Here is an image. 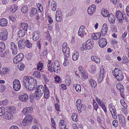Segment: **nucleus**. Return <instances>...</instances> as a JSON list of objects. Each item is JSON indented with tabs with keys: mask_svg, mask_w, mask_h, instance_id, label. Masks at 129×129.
<instances>
[{
	"mask_svg": "<svg viewBox=\"0 0 129 129\" xmlns=\"http://www.w3.org/2000/svg\"><path fill=\"white\" fill-rule=\"evenodd\" d=\"M28 8L27 6H24L21 8V11L22 13H25L28 12Z\"/></svg>",
	"mask_w": 129,
	"mask_h": 129,
	"instance_id": "39",
	"label": "nucleus"
},
{
	"mask_svg": "<svg viewBox=\"0 0 129 129\" xmlns=\"http://www.w3.org/2000/svg\"><path fill=\"white\" fill-rule=\"evenodd\" d=\"M53 66H60L59 62L57 60H55L54 62Z\"/></svg>",
	"mask_w": 129,
	"mask_h": 129,
	"instance_id": "63",
	"label": "nucleus"
},
{
	"mask_svg": "<svg viewBox=\"0 0 129 129\" xmlns=\"http://www.w3.org/2000/svg\"><path fill=\"white\" fill-rule=\"evenodd\" d=\"M79 54L78 52H76L74 53L72 55V59L73 60H77L78 58Z\"/></svg>",
	"mask_w": 129,
	"mask_h": 129,
	"instance_id": "40",
	"label": "nucleus"
},
{
	"mask_svg": "<svg viewBox=\"0 0 129 129\" xmlns=\"http://www.w3.org/2000/svg\"><path fill=\"white\" fill-rule=\"evenodd\" d=\"M115 17L118 20L119 23L120 24H123L124 18L123 13L120 11H118L116 13Z\"/></svg>",
	"mask_w": 129,
	"mask_h": 129,
	"instance_id": "7",
	"label": "nucleus"
},
{
	"mask_svg": "<svg viewBox=\"0 0 129 129\" xmlns=\"http://www.w3.org/2000/svg\"><path fill=\"white\" fill-rule=\"evenodd\" d=\"M5 44L4 42H0V52L3 51L5 49Z\"/></svg>",
	"mask_w": 129,
	"mask_h": 129,
	"instance_id": "33",
	"label": "nucleus"
},
{
	"mask_svg": "<svg viewBox=\"0 0 129 129\" xmlns=\"http://www.w3.org/2000/svg\"><path fill=\"white\" fill-rule=\"evenodd\" d=\"M60 69V66H53V72H56L57 73H59Z\"/></svg>",
	"mask_w": 129,
	"mask_h": 129,
	"instance_id": "36",
	"label": "nucleus"
},
{
	"mask_svg": "<svg viewBox=\"0 0 129 129\" xmlns=\"http://www.w3.org/2000/svg\"><path fill=\"white\" fill-rule=\"evenodd\" d=\"M76 107L79 113L81 112L83 110H85L86 109V106L84 104H82L81 100L78 99L76 102Z\"/></svg>",
	"mask_w": 129,
	"mask_h": 129,
	"instance_id": "4",
	"label": "nucleus"
},
{
	"mask_svg": "<svg viewBox=\"0 0 129 129\" xmlns=\"http://www.w3.org/2000/svg\"><path fill=\"white\" fill-rule=\"evenodd\" d=\"M13 86L15 90L16 91L19 90L21 88V84L19 81L17 79L14 80L13 83Z\"/></svg>",
	"mask_w": 129,
	"mask_h": 129,
	"instance_id": "11",
	"label": "nucleus"
},
{
	"mask_svg": "<svg viewBox=\"0 0 129 129\" xmlns=\"http://www.w3.org/2000/svg\"><path fill=\"white\" fill-rule=\"evenodd\" d=\"M18 67L20 70L23 71L25 68V65L23 63H20L18 65Z\"/></svg>",
	"mask_w": 129,
	"mask_h": 129,
	"instance_id": "45",
	"label": "nucleus"
},
{
	"mask_svg": "<svg viewBox=\"0 0 129 129\" xmlns=\"http://www.w3.org/2000/svg\"><path fill=\"white\" fill-rule=\"evenodd\" d=\"M62 16H56V20L57 21L59 22H60L62 20Z\"/></svg>",
	"mask_w": 129,
	"mask_h": 129,
	"instance_id": "51",
	"label": "nucleus"
},
{
	"mask_svg": "<svg viewBox=\"0 0 129 129\" xmlns=\"http://www.w3.org/2000/svg\"><path fill=\"white\" fill-rule=\"evenodd\" d=\"M8 24L7 20L4 18L1 19L0 20V25L1 26H7Z\"/></svg>",
	"mask_w": 129,
	"mask_h": 129,
	"instance_id": "26",
	"label": "nucleus"
},
{
	"mask_svg": "<svg viewBox=\"0 0 129 129\" xmlns=\"http://www.w3.org/2000/svg\"><path fill=\"white\" fill-rule=\"evenodd\" d=\"M9 103V101L8 100H6L2 101L0 102V104L3 105H7Z\"/></svg>",
	"mask_w": 129,
	"mask_h": 129,
	"instance_id": "49",
	"label": "nucleus"
},
{
	"mask_svg": "<svg viewBox=\"0 0 129 129\" xmlns=\"http://www.w3.org/2000/svg\"><path fill=\"white\" fill-rule=\"evenodd\" d=\"M120 102L121 105L124 107V108H126L127 107V106L123 100H121Z\"/></svg>",
	"mask_w": 129,
	"mask_h": 129,
	"instance_id": "53",
	"label": "nucleus"
},
{
	"mask_svg": "<svg viewBox=\"0 0 129 129\" xmlns=\"http://www.w3.org/2000/svg\"><path fill=\"white\" fill-rule=\"evenodd\" d=\"M78 70L81 74H84L85 73V71L82 66H79L78 68Z\"/></svg>",
	"mask_w": 129,
	"mask_h": 129,
	"instance_id": "54",
	"label": "nucleus"
},
{
	"mask_svg": "<svg viewBox=\"0 0 129 129\" xmlns=\"http://www.w3.org/2000/svg\"><path fill=\"white\" fill-rule=\"evenodd\" d=\"M75 89L77 91L79 92H80L81 91V88L80 85L79 84H76Z\"/></svg>",
	"mask_w": 129,
	"mask_h": 129,
	"instance_id": "50",
	"label": "nucleus"
},
{
	"mask_svg": "<svg viewBox=\"0 0 129 129\" xmlns=\"http://www.w3.org/2000/svg\"><path fill=\"white\" fill-rule=\"evenodd\" d=\"M109 21L113 24L115 23V18L114 15L112 13H110L109 14Z\"/></svg>",
	"mask_w": 129,
	"mask_h": 129,
	"instance_id": "23",
	"label": "nucleus"
},
{
	"mask_svg": "<svg viewBox=\"0 0 129 129\" xmlns=\"http://www.w3.org/2000/svg\"><path fill=\"white\" fill-rule=\"evenodd\" d=\"M93 107L94 109L97 111L98 108V105L96 102L93 103Z\"/></svg>",
	"mask_w": 129,
	"mask_h": 129,
	"instance_id": "59",
	"label": "nucleus"
},
{
	"mask_svg": "<svg viewBox=\"0 0 129 129\" xmlns=\"http://www.w3.org/2000/svg\"><path fill=\"white\" fill-rule=\"evenodd\" d=\"M23 83L26 89L29 91H32L37 85L36 80L29 76H25L24 77Z\"/></svg>",
	"mask_w": 129,
	"mask_h": 129,
	"instance_id": "1",
	"label": "nucleus"
},
{
	"mask_svg": "<svg viewBox=\"0 0 129 129\" xmlns=\"http://www.w3.org/2000/svg\"><path fill=\"white\" fill-rule=\"evenodd\" d=\"M49 5L51 4V7L52 10L54 11L56 9V4L54 1H52L51 2L50 0L48 1Z\"/></svg>",
	"mask_w": 129,
	"mask_h": 129,
	"instance_id": "21",
	"label": "nucleus"
},
{
	"mask_svg": "<svg viewBox=\"0 0 129 129\" xmlns=\"http://www.w3.org/2000/svg\"><path fill=\"white\" fill-rule=\"evenodd\" d=\"M25 44L26 47L28 48H30L32 47V44L30 43L28 40L25 41Z\"/></svg>",
	"mask_w": 129,
	"mask_h": 129,
	"instance_id": "44",
	"label": "nucleus"
},
{
	"mask_svg": "<svg viewBox=\"0 0 129 129\" xmlns=\"http://www.w3.org/2000/svg\"><path fill=\"white\" fill-rule=\"evenodd\" d=\"M25 42L23 40H20L18 42V48L20 49H23L24 47Z\"/></svg>",
	"mask_w": 129,
	"mask_h": 129,
	"instance_id": "24",
	"label": "nucleus"
},
{
	"mask_svg": "<svg viewBox=\"0 0 129 129\" xmlns=\"http://www.w3.org/2000/svg\"><path fill=\"white\" fill-rule=\"evenodd\" d=\"M78 115L76 113H74L73 114L72 116V119L73 120L75 121H77L78 120L77 117Z\"/></svg>",
	"mask_w": 129,
	"mask_h": 129,
	"instance_id": "41",
	"label": "nucleus"
},
{
	"mask_svg": "<svg viewBox=\"0 0 129 129\" xmlns=\"http://www.w3.org/2000/svg\"><path fill=\"white\" fill-rule=\"evenodd\" d=\"M48 53L47 50V49H45L41 54V55L44 56H45Z\"/></svg>",
	"mask_w": 129,
	"mask_h": 129,
	"instance_id": "57",
	"label": "nucleus"
},
{
	"mask_svg": "<svg viewBox=\"0 0 129 129\" xmlns=\"http://www.w3.org/2000/svg\"><path fill=\"white\" fill-rule=\"evenodd\" d=\"M106 71L104 70V67L103 66H101L100 68L99 77L98 79V80L100 82L103 80L104 75Z\"/></svg>",
	"mask_w": 129,
	"mask_h": 129,
	"instance_id": "12",
	"label": "nucleus"
},
{
	"mask_svg": "<svg viewBox=\"0 0 129 129\" xmlns=\"http://www.w3.org/2000/svg\"><path fill=\"white\" fill-rule=\"evenodd\" d=\"M33 119L32 116L30 114H28L23 119L22 122V124H23L24 126H26L31 122Z\"/></svg>",
	"mask_w": 129,
	"mask_h": 129,
	"instance_id": "9",
	"label": "nucleus"
},
{
	"mask_svg": "<svg viewBox=\"0 0 129 129\" xmlns=\"http://www.w3.org/2000/svg\"><path fill=\"white\" fill-rule=\"evenodd\" d=\"M118 116L119 118V121L121 125L123 126L125 125L126 124L125 118L122 114H118Z\"/></svg>",
	"mask_w": 129,
	"mask_h": 129,
	"instance_id": "18",
	"label": "nucleus"
},
{
	"mask_svg": "<svg viewBox=\"0 0 129 129\" xmlns=\"http://www.w3.org/2000/svg\"><path fill=\"white\" fill-rule=\"evenodd\" d=\"M6 89V87L4 85H2L1 86L0 90L1 92L4 91Z\"/></svg>",
	"mask_w": 129,
	"mask_h": 129,
	"instance_id": "62",
	"label": "nucleus"
},
{
	"mask_svg": "<svg viewBox=\"0 0 129 129\" xmlns=\"http://www.w3.org/2000/svg\"><path fill=\"white\" fill-rule=\"evenodd\" d=\"M43 66V63H39L37 65V69L38 70H39L40 71H41L42 70Z\"/></svg>",
	"mask_w": 129,
	"mask_h": 129,
	"instance_id": "48",
	"label": "nucleus"
},
{
	"mask_svg": "<svg viewBox=\"0 0 129 129\" xmlns=\"http://www.w3.org/2000/svg\"><path fill=\"white\" fill-rule=\"evenodd\" d=\"M37 13V10L35 8L32 9L30 12V15L31 16L35 15Z\"/></svg>",
	"mask_w": 129,
	"mask_h": 129,
	"instance_id": "35",
	"label": "nucleus"
},
{
	"mask_svg": "<svg viewBox=\"0 0 129 129\" xmlns=\"http://www.w3.org/2000/svg\"><path fill=\"white\" fill-rule=\"evenodd\" d=\"M5 113V108L3 107L0 108V116H2Z\"/></svg>",
	"mask_w": 129,
	"mask_h": 129,
	"instance_id": "47",
	"label": "nucleus"
},
{
	"mask_svg": "<svg viewBox=\"0 0 129 129\" xmlns=\"http://www.w3.org/2000/svg\"><path fill=\"white\" fill-rule=\"evenodd\" d=\"M122 59L123 60V62L125 63H127L129 61V60L128 58L126 57L123 56Z\"/></svg>",
	"mask_w": 129,
	"mask_h": 129,
	"instance_id": "56",
	"label": "nucleus"
},
{
	"mask_svg": "<svg viewBox=\"0 0 129 129\" xmlns=\"http://www.w3.org/2000/svg\"><path fill=\"white\" fill-rule=\"evenodd\" d=\"M32 129H39L38 125L35 124L33 125L32 128Z\"/></svg>",
	"mask_w": 129,
	"mask_h": 129,
	"instance_id": "64",
	"label": "nucleus"
},
{
	"mask_svg": "<svg viewBox=\"0 0 129 129\" xmlns=\"http://www.w3.org/2000/svg\"><path fill=\"white\" fill-rule=\"evenodd\" d=\"M5 118L7 119H12L13 118V116L11 113L7 112L5 114Z\"/></svg>",
	"mask_w": 129,
	"mask_h": 129,
	"instance_id": "25",
	"label": "nucleus"
},
{
	"mask_svg": "<svg viewBox=\"0 0 129 129\" xmlns=\"http://www.w3.org/2000/svg\"><path fill=\"white\" fill-rule=\"evenodd\" d=\"M109 107L112 114L113 112L115 115L116 114L115 108L114 106H112V104H110L109 105Z\"/></svg>",
	"mask_w": 129,
	"mask_h": 129,
	"instance_id": "28",
	"label": "nucleus"
},
{
	"mask_svg": "<svg viewBox=\"0 0 129 129\" xmlns=\"http://www.w3.org/2000/svg\"><path fill=\"white\" fill-rule=\"evenodd\" d=\"M20 25L21 27L23 29L26 31L27 30V28L28 27V24L27 23L23 22L21 23L20 24Z\"/></svg>",
	"mask_w": 129,
	"mask_h": 129,
	"instance_id": "30",
	"label": "nucleus"
},
{
	"mask_svg": "<svg viewBox=\"0 0 129 129\" xmlns=\"http://www.w3.org/2000/svg\"><path fill=\"white\" fill-rule=\"evenodd\" d=\"M48 69V70L51 72H53V64H50L47 65Z\"/></svg>",
	"mask_w": 129,
	"mask_h": 129,
	"instance_id": "46",
	"label": "nucleus"
},
{
	"mask_svg": "<svg viewBox=\"0 0 129 129\" xmlns=\"http://www.w3.org/2000/svg\"><path fill=\"white\" fill-rule=\"evenodd\" d=\"M51 127L53 129H56V125L54 119L52 118H51Z\"/></svg>",
	"mask_w": 129,
	"mask_h": 129,
	"instance_id": "42",
	"label": "nucleus"
},
{
	"mask_svg": "<svg viewBox=\"0 0 129 129\" xmlns=\"http://www.w3.org/2000/svg\"><path fill=\"white\" fill-rule=\"evenodd\" d=\"M33 110L32 107H25L22 110V113L25 115H27L29 113H31Z\"/></svg>",
	"mask_w": 129,
	"mask_h": 129,
	"instance_id": "19",
	"label": "nucleus"
},
{
	"mask_svg": "<svg viewBox=\"0 0 129 129\" xmlns=\"http://www.w3.org/2000/svg\"><path fill=\"white\" fill-rule=\"evenodd\" d=\"M100 33H96L93 34L91 36L92 38L94 40H97L99 38L101 37Z\"/></svg>",
	"mask_w": 129,
	"mask_h": 129,
	"instance_id": "27",
	"label": "nucleus"
},
{
	"mask_svg": "<svg viewBox=\"0 0 129 129\" xmlns=\"http://www.w3.org/2000/svg\"><path fill=\"white\" fill-rule=\"evenodd\" d=\"M101 13L103 16L105 17H107L109 16V13L105 9H102Z\"/></svg>",
	"mask_w": 129,
	"mask_h": 129,
	"instance_id": "29",
	"label": "nucleus"
},
{
	"mask_svg": "<svg viewBox=\"0 0 129 129\" xmlns=\"http://www.w3.org/2000/svg\"><path fill=\"white\" fill-rule=\"evenodd\" d=\"M96 10V6L93 5L91 6L88 9L87 11L88 14L90 15L94 13Z\"/></svg>",
	"mask_w": 129,
	"mask_h": 129,
	"instance_id": "17",
	"label": "nucleus"
},
{
	"mask_svg": "<svg viewBox=\"0 0 129 129\" xmlns=\"http://www.w3.org/2000/svg\"><path fill=\"white\" fill-rule=\"evenodd\" d=\"M8 32L5 29H2L0 34V40L3 41L6 40L8 38Z\"/></svg>",
	"mask_w": 129,
	"mask_h": 129,
	"instance_id": "5",
	"label": "nucleus"
},
{
	"mask_svg": "<svg viewBox=\"0 0 129 129\" xmlns=\"http://www.w3.org/2000/svg\"><path fill=\"white\" fill-rule=\"evenodd\" d=\"M87 33V31L86 28L83 26H80L78 32V35L81 38L84 37V35H86Z\"/></svg>",
	"mask_w": 129,
	"mask_h": 129,
	"instance_id": "8",
	"label": "nucleus"
},
{
	"mask_svg": "<svg viewBox=\"0 0 129 129\" xmlns=\"http://www.w3.org/2000/svg\"><path fill=\"white\" fill-rule=\"evenodd\" d=\"M19 99L21 101L25 102L28 99V96L26 93L21 95L19 96Z\"/></svg>",
	"mask_w": 129,
	"mask_h": 129,
	"instance_id": "22",
	"label": "nucleus"
},
{
	"mask_svg": "<svg viewBox=\"0 0 129 129\" xmlns=\"http://www.w3.org/2000/svg\"><path fill=\"white\" fill-rule=\"evenodd\" d=\"M24 55L22 53H20L16 56L13 59V62L14 63H17L23 59Z\"/></svg>",
	"mask_w": 129,
	"mask_h": 129,
	"instance_id": "13",
	"label": "nucleus"
},
{
	"mask_svg": "<svg viewBox=\"0 0 129 129\" xmlns=\"http://www.w3.org/2000/svg\"><path fill=\"white\" fill-rule=\"evenodd\" d=\"M89 82L91 86L93 87H95L96 85V82L92 79H90L89 80Z\"/></svg>",
	"mask_w": 129,
	"mask_h": 129,
	"instance_id": "38",
	"label": "nucleus"
},
{
	"mask_svg": "<svg viewBox=\"0 0 129 129\" xmlns=\"http://www.w3.org/2000/svg\"><path fill=\"white\" fill-rule=\"evenodd\" d=\"M18 7L15 5H13L12 6L11 9V10L12 12L14 13L17 9Z\"/></svg>",
	"mask_w": 129,
	"mask_h": 129,
	"instance_id": "43",
	"label": "nucleus"
},
{
	"mask_svg": "<svg viewBox=\"0 0 129 129\" xmlns=\"http://www.w3.org/2000/svg\"><path fill=\"white\" fill-rule=\"evenodd\" d=\"M116 87L118 90H120V92H121V91L122 92L123 91V85L119 83L117 84Z\"/></svg>",
	"mask_w": 129,
	"mask_h": 129,
	"instance_id": "37",
	"label": "nucleus"
},
{
	"mask_svg": "<svg viewBox=\"0 0 129 129\" xmlns=\"http://www.w3.org/2000/svg\"><path fill=\"white\" fill-rule=\"evenodd\" d=\"M10 112L15 113V108L14 107H12L10 109Z\"/></svg>",
	"mask_w": 129,
	"mask_h": 129,
	"instance_id": "61",
	"label": "nucleus"
},
{
	"mask_svg": "<svg viewBox=\"0 0 129 129\" xmlns=\"http://www.w3.org/2000/svg\"><path fill=\"white\" fill-rule=\"evenodd\" d=\"M9 19L12 21H14L16 20L15 17L13 16H10L9 17Z\"/></svg>",
	"mask_w": 129,
	"mask_h": 129,
	"instance_id": "58",
	"label": "nucleus"
},
{
	"mask_svg": "<svg viewBox=\"0 0 129 129\" xmlns=\"http://www.w3.org/2000/svg\"><path fill=\"white\" fill-rule=\"evenodd\" d=\"M93 43H89L83 44L82 47H81V50L84 51L86 49L89 50L92 48L93 45Z\"/></svg>",
	"mask_w": 129,
	"mask_h": 129,
	"instance_id": "10",
	"label": "nucleus"
},
{
	"mask_svg": "<svg viewBox=\"0 0 129 129\" xmlns=\"http://www.w3.org/2000/svg\"><path fill=\"white\" fill-rule=\"evenodd\" d=\"M11 49L12 50V53L14 55H16L17 54V45L15 44L13 42L11 43L10 45Z\"/></svg>",
	"mask_w": 129,
	"mask_h": 129,
	"instance_id": "16",
	"label": "nucleus"
},
{
	"mask_svg": "<svg viewBox=\"0 0 129 129\" xmlns=\"http://www.w3.org/2000/svg\"><path fill=\"white\" fill-rule=\"evenodd\" d=\"M32 39L34 41H36L39 39L41 36L39 32L37 30L34 31L32 34Z\"/></svg>",
	"mask_w": 129,
	"mask_h": 129,
	"instance_id": "15",
	"label": "nucleus"
},
{
	"mask_svg": "<svg viewBox=\"0 0 129 129\" xmlns=\"http://www.w3.org/2000/svg\"><path fill=\"white\" fill-rule=\"evenodd\" d=\"M112 125L115 127H117L118 126V121L116 120H114L112 122Z\"/></svg>",
	"mask_w": 129,
	"mask_h": 129,
	"instance_id": "55",
	"label": "nucleus"
},
{
	"mask_svg": "<svg viewBox=\"0 0 129 129\" xmlns=\"http://www.w3.org/2000/svg\"><path fill=\"white\" fill-rule=\"evenodd\" d=\"M64 61L63 63V65L65 66H67L68 64V62L67 60V58H64Z\"/></svg>",
	"mask_w": 129,
	"mask_h": 129,
	"instance_id": "60",
	"label": "nucleus"
},
{
	"mask_svg": "<svg viewBox=\"0 0 129 129\" xmlns=\"http://www.w3.org/2000/svg\"><path fill=\"white\" fill-rule=\"evenodd\" d=\"M67 44L66 43H64L62 45V50L64 55L66 57H68L70 55V50L69 48L67 46Z\"/></svg>",
	"mask_w": 129,
	"mask_h": 129,
	"instance_id": "6",
	"label": "nucleus"
},
{
	"mask_svg": "<svg viewBox=\"0 0 129 129\" xmlns=\"http://www.w3.org/2000/svg\"><path fill=\"white\" fill-rule=\"evenodd\" d=\"M24 29H22L18 31V35L20 37H23L25 34V31Z\"/></svg>",
	"mask_w": 129,
	"mask_h": 129,
	"instance_id": "34",
	"label": "nucleus"
},
{
	"mask_svg": "<svg viewBox=\"0 0 129 129\" xmlns=\"http://www.w3.org/2000/svg\"><path fill=\"white\" fill-rule=\"evenodd\" d=\"M91 59L92 60L94 61L97 63H100V58L95 56H91Z\"/></svg>",
	"mask_w": 129,
	"mask_h": 129,
	"instance_id": "32",
	"label": "nucleus"
},
{
	"mask_svg": "<svg viewBox=\"0 0 129 129\" xmlns=\"http://www.w3.org/2000/svg\"><path fill=\"white\" fill-rule=\"evenodd\" d=\"M107 24L106 23L104 24L102 28L101 31V34L103 36H104L107 34Z\"/></svg>",
	"mask_w": 129,
	"mask_h": 129,
	"instance_id": "20",
	"label": "nucleus"
},
{
	"mask_svg": "<svg viewBox=\"0 0 129 129\" xmlns=\"http://www.w3.org/2000/svg\"><path fill=\"white\" fill-rule=\"evenodd\" d=\"M112 74L114 77L118 81H121L124 78V75L122 72L120 70L117 68H115L113 71Z\"/></svg>",
	"mask_w": 129,
	"mask_h": 129,
	"instance_id": "3",
	"label": "nucleus"
},
{
	"mask_svg": "<svg viewBox=\"0 0 129 129\" xmlns=\"http://www.w3.org/2000/svg\"><path fill=\"white\" fill-rule=\"evenodd\" d=\"M44 93V98H48L49 96V91L46 85L45 84L44 87L42 85L38 86L35 91V96L37 100L40 99Z\"/></svg>",
	"mask_w": 129,
	"mask_h": 129,
	"instance_id": "2",
	"label": "nucleus"
},
{
	"mask_svg": "<svg viewBox=\"0 0 129 129\" xmlns=\"http://www.w3.org/2000/svg\"><path fill=\"white\" fill-rule=\"evenodd\" d=\"M37 6L39 7V11L40 12H41L43 11V7L41 4L38 3L37 4Z\"/></svg>",
	"mask_w": 129,
	"mask_h": 129,
	"instance_id": "52",
	"label": "nucleus"
},
{
	"mask_svg": "<svg viewBox=\"0 0 129 129\" xmlns=\"http://www.w3.org/2000/svg\"><path fill=\"white\" fill-rule=\"evenodd\" d=\"M99 46L101 48H104L107 44V39L105 38H100L98 42Z\"/></svg>",
	"mask_w": 129,
	"mask_h": 129,
	"instance_id": "14",
	"label": "nucleus"
},
{
	"mask_svg": "<svg viewBox=\"0 0 129 129\" xmlns=\"http://www.w3.org/2000/svg\"><path fill=\"white\" fill-rule=\"evenodd\" d=\"M33 76L37 78L40 79L41 77V73L37 71L34 72L33 75Z\"/></svg>",
	"mask_w": 129,
	"mask_h": 129,
	"instance_id": "31",
	"label": "nucleus"
}]
</instances>
